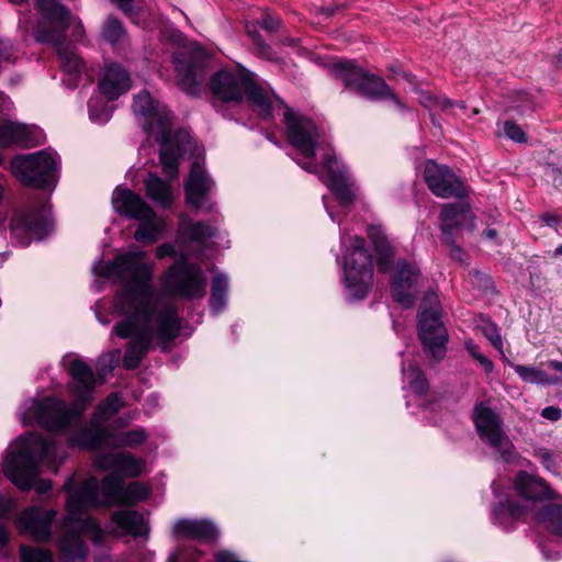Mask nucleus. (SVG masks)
Instances as JSON below:
<instances>
[{
	"label": "nucleus",
	"instance_id": "obj_24",
	"mask_svg": "<svg viewBox=\"0 0 562 562\" xmlns=\"http://www.w3.org/2000/svg\"><path fill=\"white\" fill-rule=\"evenodd\" d=\"M513 485L516 494L527 502L541 503L555 497L553 490L544 479L524 470L516 474Z\"/></svg>",
	"mask_w": 562,
	"mask_h": 562
},
{
	"label": "nucleus",
	"instance_id": "obj_61",
	"mask_svg": "<svg viewBox=\"0 0 562 562\" xmlns=\"http://www.w3.org/2000/svg\"><path fill=\"white\" fill-rule=\"evenodd\" d=\"M430 100L437 108H440L442 111H447L456 105L465 109L463 102L458 103L456 101L450 100L447 97H434Z\"/></svg>",
	"mask_w": 562,
	"mask_h": 562
},
{
	"label": "nucleus",
	"instance_id": "obj_11",
	"mask_svg": "<svg viewBox=\"0 0 562 562\" xmlns=\"http://www.w3.org/2000/svg\"><path fill=\"white\" fill-rule=\"evenodd\" d=\"M35 5L41 14L33 27L35 41L42 44H64L72 19L69 9L59 0H36Z\"/></svg>",
	"mask_w": 562,
	"mask_h": 562
},
{
	"label": "nucleus",
	"instance_id": "obj_43",
	"mask_svg": "<svg viewBox=\"0 0 562 562\" xmlns=\"http://www.w3.org/2000/svg\"><path fill=\"white\" fill-rule=\"evenodd\" d=\"M63 70L69 75L79 74L83 68L82 59L64 44L55 45Z\"/></svg>",
	"mask_w": 562,
	"mask_h": 562
},
{
	"label": "nucleus",
	"instance_id": "obj_5",
	"mask_svg": "<svg viewBox=\"0 0 562 562\" xmlns=\"http://www.w3.org/2000/svg\"><path fill=\"white\" fill-rule=\"evenodd\" d=\"M418 338L425 356L434 362L446 357L449 335L440 315V303L434 291H427L418 312Z\"/></svg>",
	"mask_w": 562,
	"mask_h": 562
},
{
	"label": "nucleus",
	"instance_id": "obj_14",
	"mask_svg": "<svg viewBox=\"0 0 562 562\" xmlns=\"http://www.w3.org/2000/svg\"><path fill=\"white\" fill-rule=\"evenodd\" d=\"M85 411L79 405H76L75 400L69 407L63 400L55 396L35 400L30 408L37 425L48 431L66 429L71 420L79 418Z\"/></svg>",
	"mask_w": 562,
	"mask_h": 562
},
{
	"label": "nucleus",
	"instance_id": "obj_42",
	"mask_svg": "<svg viewBox=\"0 0 562 562\" xmlns=\"http://www.w3.org/2000/svg\"><path fill=\"white\" fill-rule=\"evenodd\" d=\"M124 479L122 475L114 471L102 480V492L103 495L116 503L122 502L123 493H124Z\"/></svg>",
	"mask_w": 562,
	"mask_h": 562
},
{
	"label": "nucleus",
	"instance_id": "obj_19",
	"mask_svg": "<svg viewBox=\"0 0 562 562\" xmlns=\"http://www.w3.org/2000/svg\"><path fill=\"white\" fill-rule=\"evenodd\" d=\"M74 481L69 477L63 485V490L68 494L66 501L67 517H75L98 505L99 485L97 480L91 479L82 482L78 488L72 491Z\"/></svg>",
	"mask_w": 562,
	"mask_h": 562
},
{
	"label": "nucleus",
	"instance_id": "obj_2",
	"mask_svg": "<svg viewBox=\"0 0 562 562\" xmlns=\"http://www.w3.org/2000/svg\"><path fill=\"white\" fill-rule=\"evenodd\" d=\"M55 441L42 435L20 436L7 452L2 470L3 474L21 491H30L33 486L38 495L52 490L50 480H38L40 463L55 457Z\"/></svg>",
	"mask_w": 562,
	"mask_h": 562
},
{
	"label": "nucleus",
	"instance_id": "obj_48",
	"mask_svg": "<svg viewBox=\"0 0 562 562\" xmlns=\"http://www.w3.org/2000/svg\"><path fill=\"white\" fill-rule=\"evenodd\" d=\"M158 108L148 91H143L134 98L133 111L136 115L145 117L151 116L154 111Z\"/></svg>",
	"mask_w": 562,
	"mask_h": 562
},
{
	"label": "nucleus",
	"instance_id": "obj_38",
	"mask_svg": "<svg viewBox=\"0 0 562 562\" xmlns=\"http://www.w3.org/2000/svg\"><path fill=\"white\" fill-rule=\"evenodd\" d=\"M227 293V277L222 273L214 276L211 282V296L209 300V305L212 312L218 314L223 311L226 305Z\"/></svg>",
	"mask_w": 562,
	"mask_h": 562
},
{
	"label": "nucleus",
	"instance_id": "obj_29",
	"mask_svg": "<svg viewBox=\"0 0 562 562\" xmlns=\"http://www.w3.org/2000/svg\"><path fill=\"white\" fill-rule=\"evenodd\" d=\"M131 88L128 72L119 64H111L106 67L104 75L99 81V90L108 100H116Z\"/></svg>",
	"mask_w": 562,
	"mask_h": 562
},
{
	"label": "nucleus",
	"instance_id": "obj_34",
	"mask_svg": "<svg viewBox=\"0 0 562 562\" xmlns=\"http://www.w3.org/2000/svg\"><path fill=\"white\" fill-rule=\"evenodd\" d=\"M172 114L169 110L159 109L146 119L145 130L148 133L157 132L155 137L159 144H167L171 139Z\"/></svg>",
	"mask_w": 562,
	"mask_h": 562
},
{
	"label": "nucleus",
	"instance_id": "obj_15",
	"mask_svg": "<svg viewBox=\"0 0 562 562\" xmlns=\"http://www.w3.org/2000/svg\"><path fill=\"white\" fill-rule=\"evenodd\" d=\"M423 177L429 191L438 198L464 199L468 196L462 179L447 165L429 159L425 164Z\"/></svg>",
	"mask_w": 562,
	"mask_h": 562
},
{
	"label": "nucleus",
	"instance_id": "obj_59",
	"mask_svg": "<svg viewBox=\"0 0 562 562\" xmlns=\"http://www.w3.org/2000/svg\"><path fill=\"white\" fill-rule=\"evenodd\" d=\"M190 139H191L190 134L182 128L178 130L173 135H171V142L173 144V148H176L178 151H181V153L183 150H186L184 145L189 144Z\"/></svg>",
	"mask_w": 562,
	"mask_h": 562
},
{
	"label": "nucleus",
	"instance_id": "obj_57",
	"mask_svg": "<svg viewBox=\"0 0 562 562\" xmlns=\"http://www.w3.org/2000/svg\"><path fill=\"white\" fill-rule=\"evenodd\" d=\"M259 25L268 32H277L281 27L282 21L269 12H265L259 21Z\"/></svg>",
	"mask_w": 562,
	"mask_h": 562
},
{
	"label": "nucleus",
	"instance_id": "obj_32",
	"mask_svg": "<svg viewBox=\"0 0 562 562\" xmlns=\"http://www.w3.org/2000/svg\"><path fill=\"white\" fill-rule=\"evenodd\" d=\"M111 521L125 533L138 538L148 533L144 516L134 509L116 510L111 515Z\"/></svg>",
	"mask_w": 562,
	"mask_h": 562
},
{
	"label": "nucleus",
	"instance_id": "obj_36",
	"mask_svg": "<svg viewBox=\"0 0 562 562\" xmlns=\"http://www.w3.org/2000/svg\"><path fill=\"white\" fill-rule=\"evenodd\" d=\"M103 468H112L125 475L135 477L140 474L142 467L138 459L130 452L109 453L102 458Z\"/></svg>",
	"mask_w": 562,
	"mask_h": 562
},
{
	"label": "nucleus",
	"instance_id": "obj_62",
	"mask_svg": "<svg viewBox=\"0 0 562 562\" xmlns=\"http://www.w3.org/2000/svg\"><path fill=\"white\" fill-rule=\"evenodd\" d=\"M536 457L540 460V462L546 469L551 470L553 468L554 461L552 458V453L548 449L541 448L537 450Z\"/></svg>",
	"mask_w": 562,
	"mask_h": 562
},
{
	"label": "nucleus",
	"instance_id": "obj_9",
	"mask_svg": "<svg viewBox=\"0 0 562 562\" xmlns=\"http://www.w3.org/2000/svg\"><path fill=\"white\" fill-rule=\"evenodd\" d=\"M11 170L25 187L45 190L54 188L57 183V164L44 150L13 157Z\"/></svg>",
	"mask_w": 562,
	"mask_h": 562
},
{
	"label": "nucleus",
	"instance_id": "obj_63",
	"mask_svg": "<svg viewBox=\"0 0 562 562\" xmlns=\"http://www.w3.org/2000/svg\"><path fill=\"white\" fill-rule=\"evenodd\" d=\"M541 416L551 422H558L562 417V411L557 406H547L541 411Z\"/></svg>",
	"mask_w": 562,
	"mask_h": 562
},
{
	"label": "nucleus",
	"instance_id": "obj_64",
	"mask_svg": "<svg viewBox=\"0 0 562 562\" xmlns=\"http://www.w3.org/2000/svg\"><path fill=\"white\" fill-rule=\"evenodd\" d=\"M13 55V46L10 41L0 38V64L9 60Z\"/></svg>",
	"mask_w": 562,
	"mask_h": 562
},
{
	"label": "nucleus",
	"instance_id": "obj_45",
	"mask_svg": "<svg viewBox=\"0 0 562 562\" xmlns=\"http://www.w3.org/2000/svg\"><path fill=\"white\" fill-rule=\"evenodd\" d=\"M123 407V403L117 393H110L105 400L97 406L94 417L100 416L101 419L106 420L113 415L117 414Z\"/></svg>",
	"mask_w": 562,
	"mask_h": 562
},
{
	"label": "nucleus",
	"instance_id": "obj_12",
	"mask_svg": "<svg viewBox=\"0 0 562 562\" xmlns=\"http://www.w3.org/2000/svg\"><path fill=\"white\" fill-rule=\"evenodd\" d=\"M487 402H479L475 404L472 414L476 432L481 440L496 449L505 461L513 458L514 445L506 436L503 428L501 416L493 411Z\"/></svg>",
	"mask_w": 562,
	"mask_h": 562
},
{
	"label": "nucleus",
	"instance_id": "obj_56",
	"mask_svg": "<svg viewBox=\"0 0 562 562\" xmlns=\"http://www.w3.org/2000/svg\"><path fill=\"white\" fill-rule=\"evenodd\" d=\"M467 350L483 367L485 372L491 373L493 371V369H494L493 362L486 356L479 352L477 346H475L473 344H468Z\"/></svg>",
	"mask_w": 562,
	"mask_h": 562
},
{
	"label": "nucleus",
	"instance_id": "obj_50",
	"mask_svg": "<svg viewBox=\"0 0 562 562\" xmlns=\"http://www.w3.org/2000/svg\"><path fill=\"white\" fill-rule=\"evenodd\" d=\"M148 496V490L137 481L130 483L124 487V493L121 504L134 505L138 501H143Z\"/></svg>",
	"mask_w": 562,
	"mask_h": 562
},
{
	"label": "nucleus",
	"instance_id": "obj_8",
	"mask_svg": "<svg viewBox=\"0 0 562 562\" xmlns=\"http://www.w3.org/2000/svg\"><path fill=\"white\" fill-rule=\"evenodd\" d=\"M161 285L167 294L192 301L205 295L207 279L198 263L189 261L187 256L181 254L164 273Z\"/></svg>",
	"mask_w": 562,
	"mask_h": 562
},
{
	"label": "nucleus",
	"instance_id": "obj_40",
	"mask_svg": "<svg viewBox=\"0 0 562 562\" xmlns=\"http://www.w3.org/2000/svg\"><path fill=\"white\" fill-rule=\"evenodd\" d=\"M159 162L162 167V171L170 178H175L179 170V156L181 151L173 148L171 139L167 144H159Z\"/></svg>",
	"mask_w": 562,
	"mask_h": 562
},
{
	"label": "nucleus",
	"instance_id": "obj_41",
	"mask_svg": "<svg viewBox=\"0 0 562 562\" xmlns=\"http://www.w3.org/2000/svg\"><path fill=\"white\" fill-rule=\"evenodd\" d=\"M403 373L407 379L409 389L416 395H425L429 390L428 380L417 366L409 363L403 368Z\"/></svg>",
	"mask_w": 562,
	"mask_h": 562
},
{
	"label": "nucleus",
	"instance_id": "obj_54",
	"mask_svg": "<svg viewBox=\"0 0 562 562\" xmlns=\"http://www.w3.org/2000/svg\"><path fill=\"white\" fill-rule=\"evenodd\" d=\"M504 132L512 140L516 143H526L527 135L522 128L513 120H507L504 123Z\"/></svg>",
	"mask_w": 562,
	"mask_h": 562
},
{
	"label": "nucleus",
	"instance_id": "obj_49",
	"mask_svg": "<svg viewBox=\"0 0 562 562\" xmlns=\"http://www.w3.org/2000/svg\"><path fill=\"white\" fill-rule=\"evenodd\" d=\"M20 558L21 562H55L49 550L26 544L20 546Z\"/></svg>",
	"mask_w": 562,
	"mask_h": 562
},
{
	"label": "nucleus",
	"instance_id": "obj_23",
	"mask_svg": "<svg viewBox=\"0 0 562 562\" xmlns=\"http://www.w3.org/2000/svg\"><path fill=\"white\" fill-rule=\"evenodd\" d=\"M372 246L379 273H389L396 265V250L381 225L370 224L366 229Z\"/></svg>",
	"mask_w": 562,
	"mask_h": 562
},
{
	"label": "nucleus",
	"instance_id": "obj_3",
	"mask_svg": "<svg viewBox=\"0 0 562 562\" xmlns=\"http://www.w3.org/2000/svg\"><path fill=\"white\" fill-rule=\"evenodd\" d=\"M210 103L216 112L224 113L231 106L240 105L245 100L265 121L273 119V106L252 74L240 68H222L209 81Z\"/></svg>",
	"mask_w": 562,
	"mask_h": 562
},
{
	"label": "nucleus",
	"instance_id": "obj_27",
	"mask_svg": "<svg viewBox=\"0 0 562 562\" xmlns=\"http://www.w3.org/2000/svg\"><path fill=\"white\" fill-rule=\"evenodd\" d=\"M474 214L469 203H447L440 212L441 235H454L462 225L468 223L471 231L474 229Z\"/></svg>",
	"mask_w": 562,
	"mask_h": 562
},
{
	"label": "nucleus",
	"instance_id": "obj_35",
	"mask_svg": "<svg viewBox=\"0 0 562 562\" xmlns=\"http://www.w3.org/2000/svg\"><path fill=\"white\" fill-rule=\"evenodd\" d=\"M144 184L147 198L164 209L171 206L172 192L167 181L150 172L148 178L145 179Z\"/></svg>",
	"mask_w": 562,
	"mask_h": 562
},
{
	"label": "nucleus",
	"instance_id": "obj_10",
	"mask_svg": "<svg viewBox=\"0 0 562 562\" xmlns=\"http://www.w3.org/2000/svg\"><path fill=\"white\" fill-rule=\"evenodd\" d=\"M9 228L22 247H27L33 238L43 240L54 228L49 209L43 203L18 207L12 213Z\"/></svg>",
	"mask_w": 562,
	"mask_h": 562
},
{
	"label": "nucleus",
	"instance_id": "obj_60",
	"mask_svg": "<svg viewBox=\"0 0 562 562\" xmlns=\"http://www.w3.org/2000/svg\"><path fill=\"white\" fill-rule=\"evenodd\" d=\"M130 19L137 15L135 8L133 7L134 0H110Z\"/></svg>",
	"mask_w": 562,
	"mask_h": 562
},
{
	"label": "nucleus",
	"instance_id": "obj_28",
	"mask_svg": "<svg viewBox=\"0 0 562 562\" xmlns=\"http://www.w3.org/2000/svg\"><path fill=\"white\" fill-rule=\"evenodd\" d=\"M156 329H154V337L156 336L159 345H166L176 340L182 330V319L178 315V310L173 305L165 306L158 310L156 305Z\"/></svg>",
	"mask_w": 562,
	"mask_h": 562
},
{
	"label": "nucleus",
	"instance_id": "obj_7",
	"mask_svg": "<svg viewBox=\"0 0 562 562\" xmlns=\"http://www.w3.org/2000/svg\"><path fill=\"white\" fill-rule=\"evenodd\" d=\"M373 255L361 236H353L344 266V283L351 300H364L373 286Z\"/></svg>",
	"mask_w": 562,
	"mask_h": 562
},
{
	"label": "nucleus",
	"instance_id": "obj_58",
	"mask_svg": "<svg viewBox=\"0 0 562 562\" xmlns=\"http://www.w3.org/2000/svg\"><path fill=\"white\" fill-rule=\"evenodd\" d=\"M16 507V501L11 496H5L0 492V517L8 518Z\"/></svg>",
	"mask_w": 562,
	"mask_h": 562
},
{
	"label": "nucleus",
	"instance_id": "obj_1",
	"mask_svg": "<svg viewBox=\"0 0 562 562\" xmlns=\"http://www.w3.org/2000/svg\"><path fill=\"white\" fill-rule=\"evenodd\" d=\"M140 260V252L122 254L105 263L101 272L105 278L117 277L126 281L115 295L116 310L126 317L113 327L119 338H131L123 356L126 370H135L140 366L154 340L151 322L156 314V302L149 285L151 270Z\"/></svg>",
	"mask_w": 562,
	"mask_h": 562
},
{
	"label": "nucleus",
	"instance_id": "obj_53",
	"mask_svg": "<svg viewBox=\"0 0 562 562\" xmlns=\"http://www.w3.org/2000/svg\"><path fill=\"white\" fill-rule=\"evenodd\" d=\"M441 241L443 245L450 248L449 256L458 261L463 263L465 261V252L464 250L456 244L454 235H441Z\"/></svg>",
	"mask_w": 562,
	"mask_h": 562
},
{
	"label": "nucleus",
	"instance_id": "obj_21",
	"mask_svg": "<svg viewBox=\"0 0 562 562\" xmlns=\"http://www.w3.org/2000/svg\"><path fill=\"white\" fill-rule=\"evenodd\" d=\"M112 205L114 211L128 220H148L155 215L153 207L135 191L117 187L113 191Z\"/></svg>",
	"mask_w": 562,
	"mask_h": 562
},
{
	"label": "nucleus",
	"instance_id": "obj_46",
	"mask_svg": "<svg viewBox=\"0 0 562 562\" xmlns=\"http://www.w3.org/2000/svg\"><path fill=\"white\" fill-rule=\"evenodd\" d=\"M543 518L551 533L562 536V505L551 504L543 510Z\"/></svg>",
	"mask_w": 562,
	"mask_h": 562
},
{
	"label": "nucleus",
	"instance_id": "obj_33",
	"mask_svg": "<svg viewBox=\"0 0 562 562\" xmlns=\"http://www.w3.org/2000/svg\"><path fill=\"white\" fill-rule=\"evenodd\" d=\"M492 514L497 524L504 528H510L518 519L525 517L528 510L518 502L506 498L494 505Z\"/></svg>",
	"mask_w": 562,
	"mask_h": 562
},
{
	"label": "nucleus",
	"instance_id": "obj_4",
	"mask_svg": "<svg viewBox=\"0 0 562 562\" xmlns=\"http://www.w3.org/2000/svg\"><path fill=\"white\" fill-rule=\"evenodd\" d=\"M331 75L340 81L346 90L352 91L371 101L392 100L403 106L385 80L357 65L355 60H340L331 66Z\"/></svg>",
	"mask_w": 562,
	"mask_h": 562
},
{
	"label": "nucleus",
	"instance_id": "obj_17",
	"mask_svg": "<svg viewBox=\"0 0 562 562\" xmlns=\"http://www.w3.org/2000/svg\"><path fill=\"white\" fill-rule=\"evenodd\" d=\"M394 272L390 280V290L393 300L404 308H411L415 305L416 295L414 288L422 274L420 269L406 259L396 260L393 267Z\"/></svg>",
	"mask_w": 562,
	"mask_h": 562
},
{
	"label": "nucleus",
	"instance_id": "obj_18",
	"mask_svg": "<svg viewBox=\"0 0 562 562\" xmlns=\"http://www.w3.org/2000/svg\"><path fill=\"white\" fill-rule=\"evenodd\" d=\"M324 168L327 171L326 184L341 206H349L355 202L353 183L346 171L339 167L336 156L331 153L324 155Z\"/></svg>",
	"mask_w": 562,
	"mask_h": 562
},
{
	"label": "nucleus",
	"instance_id": "obj_37",
	"mask_svg": "<svg viewBox=\"0 0 562 562\" xmlns=\"http://www.w3.org/2000/svg\"><path fill=\"white\" fill-rule=\"evenodd\" d=\"M509 366L519 375V378L527 383L539 385H555L562 382L560 378L549 375L546 371L535 367L516 364L514 362H509Z\"/></svg>",
	"mask_w": 562,
	"mask_h": 562
},
{
	"label": "nucleus",
	"instance_id": "obj_13",
	"mask_svg": "<svg viewBox=\"0 0 562 562\" xmlns=\"http://www.w3.org/2000/svg\"><path fill=\"white\" fill-rule=\"evenodd\" d=\"M283 123L289 144L302 154L303 158L315 159L317 145L322 139L321 131L315 122L286 106L283 113Z\"/></svg>",
	"mask_w": 562,
	"mask_h": 562
},
{
	"label": "nucleus",
	"instance_id": "obj_47",
	"mask_svg": "<svg viewBox=\"0 0 562 562\" xmlns=\"http://www.w3.org/2000/svg\"><path fill=\"white\" fill-rule=\"evenodd\" d=\"M148 439V434L143 428L132 429L122 432L116 438V447L137 448L145 443Z\"/></svg>",
	"mask_w": 562,
	"mask_h": 562
},
{
	"label": "nucleus",
	"instance_id": "obj_30",
	"mask_svg": "<svg viewBox=\"0 0 562 562\" xmlns=\"http://www.w3.org/2000/svg\"><path fill=\"white\" fill-rule=\"evenodd\" d=\"M18 145L23 148H31L38 143L35 138V132L25 124L16 122H5L0 125V147L8 148Z\"/></svg>",
	"mask_w": 562,
	"mask_h": 562
},
{
	"label": "nucleus",
	"instance_id": "obj_22",
	"mask_svg": "<svg viewBox=\"0 0 562 562\" xmlns=\"http://www.w3.org/2000/svg\"><path fill=\"white\" fill-rule=\"evenodd\" d=\"M69 374L75 384L71 393L76 405L86 409L93 401L92 393L95 387V378L92 368L81 359H75L69 364Z\"/></svg>",
	"mask_w": 562,
	"mask_h": 562
},
{
	"label": "nucleus",
	"instance_id": "obj_20",
	"mask_svg": "<svg viewBox=\"0 0 562 562\" xmlns=\"http://www.w3.org/2000/svg\"><path fill=\"white\" fill-rule=\"evenodd\" d=\"M56 516L54 509H43L32 506L24 509L18 517L22 532L30 533L35 541L46 542L52 537V522Z\"/></svg>",
	"mask_w": 562,
	"mask_h": 562
},
{
	"label": "nucleus",
	"instance_id": "obj_6",
	"mask_svg": "<svg viewBox=\"0 0 562 562\" xmlns=\"http://www.w3.org/2000/svg\"><path fill=\"white\" fill-rule=\"evenodd\" d=\"M58 540L59 562H86L89 549L82 536H88L93 546H101L105 533L93 517H66Z\"/></svg>",
	"mask_w": 562,
	"mask_h": 562
},
{
	"label": "nucleus",
	"instance_id": "obj_26",
	"mask_svg": "<svg viewBox=\"0 0 562 562\" xmlns=\"http://www.w3.org/2000/svg\"><path fill=\"white\" fill-rule=\"evenodd\" d=\"M173 533L178 538L196 540L201 543H213L220 537L217 527L207 519H179L173 526Z\"/></svg>",
	"mask_w": 562,
	"mask_h": 562
},
{
	"label": "nucleus",
	"instance_id": "obj_44",
	"mask_svg": "<svg viewBox=\"0 0 562 562\" xmlns=\"http://www.w3.org/2000/svg\"><path fill=\"white\" fill-rule=\"evenodd\" d=\"M125 33L123 23L116 16L109 15L105 19L101 31V36L105 42L112 45L117 44Z\"/></svg>",
	"mask_w": 562,
	"mask_h": 562
},
{
	"label": "nucleus",
	"instance_id": "obj_55",
	"mask_svg": "<svg viewBox=\"0 0 562 562\" xmlns=\"http://www.w3.org/2000/svg\"><path fill=\"white\" fill-rule=\"evenodd\" d=\"M255 48L256 53L259 57L274 61L278 59L277 53L273 50V48L265 42L262 36H256L255 37Z\"/></svg>",
	"mask_w": 562,
	"mask_h": 562
},
{
	"label": "nucleus",
	"instance_id": "obj_25",
	"mask_svg": "<svg viewBox=\"0 0 562 562\" xmlns=\"http://www.w3.org/2000/svg\"><path fill=\"white\" fill-rule=\"evenodd\" d=\"M214 187V181L199 161H193L184 182L186 202L199 210Z\"/></svg>",
	"mask_w": 562,
	"mask_h": 562
},
{
	"label": "nucleus",
	"instance_id": "obj_39",
	"mask_svg": "<svg viewBox=\"0 0 562 562\" xmlns=\"http://www.w3.org/2000/svg\"><path fill=\"white\" fill-rule=\"evenodd\" d=\"M138 222L139 226L134 233V238L143 244L156 243L162 228V221L155 214L148 220H139Z\"/></svg>",
	"mask_w": 562,
	"mask_h": 562
},
{
	"label": "nucleus",
	"instance_id": "obj_52",
	"mask_svg": "<svg viewBox=\"0 0 562 562\" xmlns=\"http://www.w3.org/2000/svg\"><path fill=\"white\" fill-rule=\"evenodd\" d=\"M482 321L481 330L483 335L490 340L494 348L501 350L503 348V340L498 326L488 317L482 318Z\"/></svg>",
	"mask_w": 562,
	"mask_h": 562
},
{
	"label": "nucleus",
	"instance_id": "obj_31",
	"mask_svg": "<svg viewBox=\"0 0 562 562\" xmlns=\"http://www.w3.org/2000/svg\"><path fill=\"white\" fill-rule=\"evenodd\" d=\"M113 434L103 426L94 425L91 428H82L75 432L70 439V447L98 451L104 448Z\"/></svg>",
	"mask_w": 562,
	"mask_h": 562
},
{
	"label": "nucleus",
	"instance_id": "obj_16",
	"mask_svg": "<svg viewBox=\"0 0 562 562\" xmlns=\"http://www.w3.org/2000/svg\"><path fill=\"white\" fill-rule=\"evenodd\" d=\"M210 66V55L203 48H194L177 60L179 87L190 95H199L201 83Z\"/></svg>",
	"mask_w": 562,
	"mask_h": 562
},
{
	"label": "nucleus",
	"instance_id": "obj_51",
	"mask_svg": "<svg viewBox=\"0 0 562 562\" xmlns=\"http://www.w3.org/2000/svg\"><path fill=\"white\" fill-rule=\"evenodd\" d=\"M186 233L192 241H204L215 235V229L204 222H196L190 224Z\"/></svg>",
	"mask_w": 562,
	"mask_h": 562
}]
</instances>
